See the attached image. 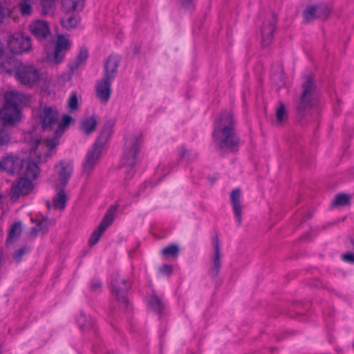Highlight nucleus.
I'll return each instance as SVG.
<instances>
[{"mask_svg": "<svg viewBox=\"0 0 354 354\" xmlns=\"http://www.w3.org/2000/svg\"><path fill=\"white\" fill-rule=\"evenodd\" d=\"M77 322L82 330H88L93 329L95 330V322L94 320L89 318L88 319L86 317L85 314L80 313L79 317L77 319Z\"/></svg>", "mask_w": 354, "mask_h": 354, "instance_id": "obj_29", "label": "nucleus"}, {"mask_svg": "<svg viewBox=\"0 0 354 354\" xmlns=\"http://www.w3.org/2000/svg\"><path fill=\"white\" fill-rule=\"evenodd\" d=\"M80 22V15L73 12L66 13L65 16L61 20L62 26L67 30L76 28Z\"/></svg>", "mask_w": 354, "mask_h": 354, "instance_id": "obj_27", "label": "nucleus"}, {"mask_svg": "<svg viewBox=\"0 0 354 354\" xmlns=\"http://www.w3.org/2000/svg\"><path fill=\"white\" fill-rule=\"evenodd\" d=\"M212 136L218 151H237L240 138L235 131L234 121L230 112L221 113L214 123Z\"/></svg>", "mask_w": 354, "mask_h": 354, "instance_id": "obj_1", "label": "nucleus"}, {"mask_svg": "<svg viewBox=\"0 0 354 354\" xmlns=\"http://www.w3.org/2000/svg\"><path fill=\"white\" fill-rule=\"evenodd\" d=\"M117 210L118 205H116L109 207L98 227L91 234L89 239V245L91 246L95 245L98 242L102 234L112 224Z\"/></svg>", "mask_w": 354, "mask_h": 354, "instance_id": "obj_7", "label": "nucleus"}, {"mask_svg": "<svg viewBox=\"0 0 354 354\" xmlns=\"http://www.w3.org/2000/svg\"><path fill=\"white\" fill-rule=\"evenodd\" d=\"M102 151L100 149H95L92 147L86 155L85 162L83 165V174L88 176L96 165L100 157L101 156Z\"/></svg>", "mask_w": 354, "mask_h": 354, "instance_id": "obj_19", "label": "nucleus"}, {"mask_svg": "<svg viewBox=\"0 0 354 354\" xmlns=\"http://www.w3.org/2000/svg\"><path fill=\"white\" fill-rule=\"evenodd\" d=\"M17 67V63L15 58L8 57L1 59L0 73L2 74H8L9 75H12V74L15 75Z\"/></svg>", "mask_w": 354, "mask_h": 354, "instance_id": "obj_23", "label": "nucleus"}, {"mask_svg": "<svg viewBox=\"0 0 354 354\" xmlns=\"http://www.w3.org/2000/svg\"><path fill=\"white\" fill-rule=\"evenodd\" d=\"M88 57V50L86 48H81L80 50V53L77 58V62L75 64V66H72V70L75 68H77L80 63L84 62Z\"/></svg>", "mask_w": 354, "mask_h": 354, "instance_id": "obj_41", "label": "nucleus"}, {"mask_svg": "<svg viewBox=\"0 0 354 354\" xmlns=\"http://www.w3.org/2000/svg\"><path fill=\"white\" fill-rule=\"evenodd\" d=\"M8 47L13 54L28 52L32 48L31 39L28 36L16 32L9 39Z\"/></svg>", "mask_w": 354, "mask_h": 354, "instance_id": "obj_10", "label": "nucleus"}, {"mask_svg": "<svg viewBox=\"0 0 354 354\" xmlns=\"http://www.w3.org/2000/svg\"><path fill=\"white\" fill-rule=\"evenodd\" d=\"M277 24L276 15L273 13L264 20L261 28L262 44L264 47L269 46L272 41L273 35Z\"/></svg>", "mask_w": 354, "mask_h": 354, "instance_id": "obj_13", "label": "nucleus"}, {"mask_svg": "<svg viewBox=\"0 0 354 354\" xmlns=\"http://www.w3.org/2000/svg\"><path fill=\"white\" fill-rule=\"evenodd\" d=\"M181 3L184 8L186 9H192L194 8V0H180Z\"/></svg>", "mask_w": 354, "mask_h": 354, "instance_id": "obj_47", "label": "nucleus"}, {"mask_svg": "<svg viewBox=\"0 0 354 354\" xmlns=\"http://www.w3.org/2000/svg\"><path fill=\"white\" fill-rule=\"evenodd\" d=\"M160 272L166 275H170L173 272V266L171 265L165 264L160 267Z\"/></svg>", "mask_w": 354, "mask_h": 354, "instance_id": "obj_43", "label": "nucleus"}, {"mask_svg": "<svg viewBox=\"0 0 354 354\" xmlns=\"http://www.w3.org/2000/svg\"><path fill=\"white\" fill-rule=\"evenodd\" d=\"M67 201L66 195L63 189L59 190L53 198V206L55 209L63 210Z\"/></svg>", "mask_w": 354, "mask_h": 354, "instance_id": "obj_31", "label": "nucleus"}, {"mask_svg": "<svg viewBox=\"0 0 354 354\" xmlns=\"http://www.w3.org/2000/svg\"><path fill=\"white\" fill-rule=\"evenodd\" d=\"M279 78H280V79H281V85H283V84H284V82H283V75H282V74H280V75H279Z\"/></svg>", "mask_w": 354, "mask_h": 354, "instance_id": "obj_50", "label": "nucleus"}, {"mask_svg": "<svg viewBox=\"0 0 354 354\" xmlns=\"http://www.w3.org/2000/svg\"><path fill=\"white\" fill-rule=\"evenodd\" d=\"M30 161L24 160L16 155L9 154L0 161L1 171H6L10 174L23 173L24 167Z\"/></svg>", "mask_w": 354, "mask_h": 354, "instance_id": "obj_9", "label": "nucleus"}, {"mask_svg": "<svg viewBox=\"0 0 354 354\" xmlns=\"http://www.w3.org/2000/svg\"><path fill=\"white\" fill-rule=\"evenodd\" d=\"M41 140L40 138H35L30 141L31 149L35 151L37 150L38 146L40 145Z\"/></svg>", "mask_w": 354, "mask_h": 354, "instance_id": "obj_46", "label": "nucleus"}, {"mask_svg": "<svg viewBox=\"0 0 354 354\" xmlns=\"http://www.w3.org/2000/svg\"><path fill=\"white\" fill-rule=\"evenodd\" d=\"M351 197L345 194H338L335 196L333 204L335 206H343L349 203Z\"/></svg>", "mask_w": 354, "mask_h": 354, "instance_id": "obj_37", "label": "nucleus"}, {"mask_svg": "<svg viewBox=\"0 0 354 354\" xmlns=\"http://www.w3.org/2000/svg\"><path fill=\"white\" fill-rule=\"evenodd\" d=\"M212 244L214 246V254L211 258L212 266L209 268V274L211 278L215 279L219 274L222 265L221 245L218 236H215L212 239Z\"/></svg>", "mask_w": 354, "mask_h": 354, "instance_id": "obj_12", "label": "nucleus"}, {"mask_svg": "<svg viewBox=\"0 0 354 354\" xmlns=\"http://www.w3.org/2000/svg\"><path fill=\"white\" fill-rule=\"evenodd\" d=\"M59 167H60L58 171L59 180L60 184L65 187L72 176L73 165L71 162L60 161L59 165H55L56 169Z\"/></svg>", "mask_w": 354, "mask_h": 354, "instance_id": "obj_20", "label": "nucleus"}, {"mask_svg": "<svg viewBox=\"0 0 354 354\" xmlns=\"http://www.w3.org/2000/svg\"><path fill=\"white\" fill-rule=\"evenodd\" d=\"M3 57V44L0 41V59Z\"/></svg>", "mask_w": 354, "mask_h": 354, "instance_id": "obj_49", "label": "nucleus"}, {"mask_svg": "<svg viewBox=\"0 0 354 354\" xmlns=\"http://www.w3.org/2000/svg\"><path fill=\"white\" fill-rule=\"evenodd\" d=\"M69 49V41L63 35H59L53 53V62L60 64L64 59L66 52Z\"/></svg>", "mask_w": 354, "mask_h": 354, "instance_id": "obj_17", "label": "nucleus"}, {"mask_svg": "<svg viewBox=\"0 0 354 354\" xmlns=\"http://www.w3.org/2000/svg\"><path fill=\"white\" fill-rule=\"evenodd\" d=\"M30 251V248L27 245H24L21 247L20 248L15 250V252L13 253V258L17 261L19 262L21 261L23 256Z\"/></svg>", "mask_w": 354, "mask_h": 354, "instance_id": "obj_40", "label": "nucleus"}, {"mask_svg": "<svg viewBox=\"0 0 354 354\" xmlns=\"http://www.w3.org/2000/svg\"><path fill=\"white\" fill-rule=\"evenodd\" d=\"M114 125L115 122L113 120H107L104 124L102 131L93 145V147L102 151L103 147L108 142L113 133Z\"/></svg>", "mask_w": 354, "mask_h": 354, "instance_id": "obj_14", "label": "nucleus"}, {"mask_svg": "<svg viewBox=\"0 0 354 354\" xmlns=\"http://www.w3.org/2000/svg\"><path fill=\"white\" fill-rule=\"evenodd\" d=\"M84 7V0H62V8L66 13L81 11Z\"/></svg>", "mask_w": 354, "mask_h": 354, "instance_id": "obj_26", "label": "nucleus"}, {"mask_svg": "<svg viewBox=\"0 0 354 354\" xmlns=\"http://www.w3.org/2000/svg\"><path fill=\"white\" fill-rule=\"evenodd\" d=\"M22 226L21 222H16L13 223L8 231L7 243H10V242L17 239L20 236Z\"/></svg>", "mask_w": 354, "mask_h": 354, "instance_id": "obj_30", "label": "nucleus"}, {"mask_svg": "<svg viewBox=\"0 0 354 354\" xmlns=\"http://www.w3.org/2000/svg\"><path fill=\"white\" fill-rule=\"evenodd\" d=\"M230 200L238 225H241L242 223V207L241 204L240 189H235L232 191Z\"/></svg>", "mask_w": 354, "mask_h": 354, "instance_id": "obj_21", "label": "nucleus"}, {"mask_svg": "<svg viewBox=\"0 0 354 354\" xmlns=\"http://www.w3.org/2000/svg\"><path fill=\"white\" fill-rule=\"evenodd\" d=\"M351 243L352 245L353 248L354 249V240H351Z\"/></svg>", "mask_w": 354, "mask_h": 354, "instance_id": "obj_51", "label": "nucleus"}, {"mask_svg": "<svg viewBox=\"0 0 354 354\" xmlns=\"http://www.w3.org/2000/svg\"><path fill=\"white\" fill-rule=\"evenodd\" d=\"M40 4V12L42 15H53L54 14L55 3L53 0H42Z\"/></svg>", "mask_w": 354, "mask_h": 354, "instance_id": "obj_32", "label": "nucleus"}, {"mask_svg": "<svg viewBox=\"0 0 354 354\" xmlns=\"http://www.w3.org/2000/svg\"><path fill=\"white\" fill-rule=\"evenodd\" d=\"M179 252V247L177 244H169L162 250L161 254L166 257H177Z\"/></svg>", "mask_w": 354, "mask_h": 354, "instance_id": "obj_33", "label": "nucleus"}, {"mask_svg": "<svg viewBox=\"0 0 354 354\" xmlns=\"http://www.w3.org/2000/svg\"><path fill=\"white\" fill-rule=\"evenodd\" d=\"M40 119L44 129H51L58 121V111L51 106H44L40 111Z\"/></svg>", "mask_w": 354, "mask_h": 354, "instance_id": "obj_15", "label": "nucleus"}, {"mask_svg": "<svg viewBox=\"0 0 354 354\" xmlns=\"http://www.w3.org/2000/svg\"><path fill=\"white\" fill-rule=\"evenodd\" d=\"M102 288V282L100 280H93L91 283V288L95 292H100Z\"/></svg>", "mask_w": 354, "mask_h": 354, "instance_id": "obj_44", "label": "nucleus"}, {"mask_svg": "<svg viewBox=\"0 0 354 354\" xmlns=\"http://www.w3.org/2000/svg\"><path fill=\"white\" fill-rule=\"evenodd\" d=\"M68 106L71 110H76L78 108V99L77 95L76 92H73L68 100Z\"/></svg>", "mask_w": 354, "mask_h": 354, "instance_id": "obj_42", "label": "nucleus"}, {"mask_svg": "<svg viewBox=\"0 0 354 354\" xmlns=\"http://www.w3.org/2000/svg\"><path fill=\"white\" fill-rule=\"evenodd\" d=\"M111 80L102 78L98 82L96 86V95L104 104H106L111 94Z\"/></svg>", "mask_w": 354, "mask_h": 354, "instance_id": "obj_18", "label": "nucleus"}, {"mask_svg": "<svg viewBox=\"0 0 354 354\" xmlns=\"http://www.w3.org/2000/svg\"><path fill=\"white\" fill-rule=\"evenodd\" d=\"M120 59L116 56L110 55L105 63L104 78L113 81L118 74Z\"/></svg>", "mask_w": 354, "mask_h": 354, "instance_id": "obj_22", "label": "nucleus"}, {"mask_svg": "<svg viewBox=\"0 0 354 354\" xmlns=\"http://www.w3.org/2000/svg\"><path fill=\"white\" fill-rule=\"evenodd\" d=\"M330 14V9L324 4L308 6L304 10V21L306 23L311 22L317 19H325Z\"/></svg>", "mask_w": 354, "mask_h": 354, "instance_id": "obj_11", "label": "nucleus"}, {"mask_svg": "<svg viewBox=\"0 0 354 354\" xmlns=\"http://www.w3.org/2000/svg\"><path fill=\"white\" fill-rule=\"evenodd\" d=\"M198 154L196 152L187 150L184 147L180 148L179 158L191 162L196 159Z\"/></svg>", "mask_w": 354, "mask_h": 354, "instance_id": "obj_36", "label": "nucleus"}, {"mask_svg": "<svg viewBox=\"0 0 354 354\" xmlns=\"http://www.w3.org/2000/svg\"><path fill=\"white\" fill-rule=\"evenodd\" d=\"M97 124L95 115H91L83 118L80 123V129L86 136H89L95 131Z\"/></svg>", "mask_w": 354, "mask_h": 354, "instance_id": "obj_24", "label": "nucleus"}, {"mask_svg": "<svg viewBox=\"0 0 354 354\" xmlns=\"http://www.w3.org/2000/svg\"><path fill=\"white\" fill-rule=\"evenodd\" d=\"M15 77L21 84L32 86L39 81V73L32 65L20 64L16 70Z\"/></svg>", "mask_w": 354, "mask_h": 354, "instance_id": "obj_6", "label": "nucleus"}, {"mask_svg": "<svg viewBox=\"0 0 354 354\" xmlns=\"http://www.w3.org/2000/svg\"><path fill=\"white\" fill-rule=\"evenodd\" d=\"M46 205H47V207L49 208L50 207V203L48 201L46 203Z\"/></svg>", "mask_w": 354, "mask_h": 354, "instance_id": "obj_52", "label": "nucleus"}, {"mask_svg": "<svg viewBox=\"0 0 354 354\" xmlns=\"http://www.w3.org/2000/svg\"><path fill=\"white\" fill-rule=\"evenodd\" d=\"M318 101V92L313 77L308 75L301 84V91L294 99V104L297 111L296 118L301 122L316 106Z\"/></svg>", "mask_w": 354, "mask_h": 354, "instance_id": "obj_2", "label": "nucleus"}, {"mask_svg": "<svg viewBox=\"0 0 354 354\" xmlns=\"http://www.w3.org/2000/svg\"><path fill=\"white\" fill-rule=\"evenodd\" d=\"M342 257L344 261L354 264V253H345L342 254Z\"/></svg>", "mask_w": 354, "mask_h": 354, "instance_id": "obj_45", "label": "nucleus"}, {"mask_svg": "<svg viewBox=\"0 0 354 354\" xmlns=\"http://www.w3.org/2000/svg\"><path fill=\"white\" fill-rule=\"evenodd\" d=\"M25 177L19 178L11 187L12 198H18L20 195H26L33 189L30 178L36 179L39 174V168L35 162H28L24 172Z\"/></svg>", "mask_w": 354, "mask_h": 354, "instance_id": "obj_4", "label": "nucleus"}, {"mask_svg": "<svg viewBox=\"0 0 354 354\" xmlns=\"http://www.w3.org/2000/svg\"><path fill=\"white\" fill-rule=\"evenodd\" d=\"M72 120L71 116L68 115H64L62 118V122L58 124L57 129L55 130V134L62 133L65 129L69 125Z\"/></svg>", "mask_w": 354, "mask_h": 354, "instance_id": "obj_38", "label": "nucleus"}, {"mask_svg": "<svg viewBox=\"0 0 354 354\" xmlns=\"http://www.w3.org/2000/svg\"><path fill=\"white\" fill-rule=\"evenodd\" d=\"M148 306L149 308L156 313L160 315L165 308V304L161 297H159L156 294L150 296L148 301Z\"/></svg>", "mask_w": 354, "mask_h": 354, "instance_id": "obj_25", "label": "nucleus"}, {"mask_svg": "<svg viewBox=\"0 0 354 354\" xmlns=\"http://www.w3.org/2000/svg\"><path fill=\"white\" fill-rule=\"evenodd\" d=\"M10 141L9 132L4 127H0V147L7 145Z\"/></svg>", "mask_w": 354, "mask_h": 354, "instance_id": "obj_39", "label": "nucleus"}, {"mask_svg": "<svg viewBox=\"0 0 354 354\" xmlns=\"http://www.w3.org/2000/svg\"><path fill=\"white\" fill-rule=\"evenodd\" d=\"M112 296L118 301L120 308H127L129 301L127 292L130 288V281L126 279H118L111 282Z\"/></svg>", "mask_w": 354, "mask_h": 354, "instance_id": "obj_8", "label": "nucleus"}, {"mask_svg": "<svg viewBox=\"0 0 354 354\" xmlns=\"http://www.w3.org/2000/svg\"><path fill=\"white\" fill-rule=\"evenodd\" d=\"M276 122L278 125H281L288 120V115L283 102H279L275 110Z\"/></svg>", "mask_w": 354, "mask_h": 354, "instance_id": "obj_28", "label": "nucleus"}, {"mask_svg": "<svg viewBox=\"0 0 354 354\" xmlns=\"http://www.w3.org/2000/svg\"><path fill=\"white\" fill-rule=\"evenodd\" d=\"M18 8L21 15L23 17H28L32 12V8L30 0H21L18 3Z\"/></svg>", "mask_w": 354, "mask_h": 354, "instance_id": "obj_34", "label": "nucleus"}, {"mask_svg": "<svg viewBox=\"0 0 354 354\" xmlns=\"http://www.w3.org/2000/svg\"><path fill=\"white\" fill-rule=\"evenodd\" d=\"M48 225L46 220L39 221L37 225L31 228L30 234L35 237L39 232L46 233L48 231Z\"/></svg>", "mask_w": 354, "mask_h": 354, "instance_id": "obj_35", "label": "nucleus"}, {"mask_svg": "<svg viewBox=\"0 0 354 354\" xmlns=\"http://www.w3.org/2000/svg\"><path fill=\"white\" fill-rule=\"evenodd\" d=\"M46 145L49 148V149H54L56 146L55 138L47 140Z\"/></svg>", "mask_w": 354, "mask_h": 354, "instance_id": "obj_48", "label": "nucleus"}, {"mask_svg": "<svg viewBox=\"0 0 354 354\" xmlns=\"http://www.w3.org/2000/svg\"><path fill=\"white\" fill-rule=\"evenodd\" d=\"M26 101V96L22 93L14 91L6 93L5 102L0 109V120L3 126L15 125L20 120V106Z\"/></svg>", "mask_w": 354, "mask_h": 354, "instance_id": "obj_3", "label": "nucleus"}, {"mask_svg": "<svg viewBox=\"0 0 354 354\" xmlns=\"http://www.w3.org/2000/svg\"><path fill=\"white\" fill-rule=\"evenodd\" d=\"M142 142V136L139 134L129 135L126 138L121 162L123 167H129L131 176L134 174L133 169L137 164V156L140 152Z\"/></svg>", "mask_w": 354, "mask_h": 354, "instance_id": "obj_5", "label": "nucleus"}, {"mask_svg": "<svg viewBox=\"0 0 354 354\" xmlns=\"http://www.w3.org/2000/svg\"><path fill=\"white\" fill-rule=\"evenodd\" d=\"M31 33L39 40L46 39L50 35V30L47 21L36 20L29 25Z\"/></svg>", "mask_w": 354, "mask_h": 354, "instance_id": "obj_16", "label": "nucleus"}]
</instances>
